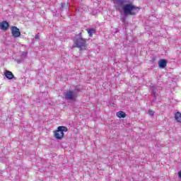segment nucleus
Segmentation results:
<instances>
[{
	"instance_id": "10",
	"label": "nucleus",
	"mask_w": 181,
	"mask_h": 181,
	"mask_svg": "<svg viewBox=\"0 0 181 181\" xmlns=\"http://www.w3.org/2000/svg\"><path fill=\"white\" fill-rule=\"evenodd\" d=\"M175 121H177V122H181V113L179 112L175 113Z\"/></svg>"
},
{
	"instance_id": "17",
	"label": "nucleus",
	"mask_w": 181,
	"mask_h": 181,
	"mask_svg": "<svg viewBox=\"0 0 181 181\" xmlns=\"http://www.w3.org/2000/svg\"><path fill=\"white\" fill-rule=\"evenodd\" d=\"M35 39H39V35H35Z\"/></svg>"
},
{
	"instance_id": "2",
	"label": "nucleus",
	"mask_w": 181,
	"mask_h": 181,
	"mask_svg": "<svg viewBox=\"0 0 181 181\" xmlns=\"http://www.w3.org/2000/svg\"><path fill=\"white\" fill-rule=\"evenodd\" d=\"M86 39L81 37L80 35H76L74 38V45L73 47H78L80 50L86 49Z\"/></svg>"
},
{
	"instance_id": "5",
	"label": "nucleus",
	"mask_w": 181,
	"mask_h": 181,
	"mask_svg": "<svg viewBox=\"0 0 181 181\" xmlns=\"http://www.w3.org/2000/svg\"><path fill=\"white\" fill-rule=\"evenodd\" d=\"M11 33H12V36L13 37H19V36H21V31L19 30V28H18L17 27H12L11 28Z\"/></svg>"
},
{
	"instance_id": "4",
	"label": "nucleus",
	"mask_w": 181,
	"mask_h": 181,
	"mask_svg": "<svg viewBox=\"0 0 181 181\" xmlns=\"http://www.w3.org/2000/svg\"><path fill=\"white\" fill-rule=\"evenodd\" d=\"M65 100L67 101H76L77 98V93L73 90H69L64 93Z\"/></svg>"
},
{
	"instance_id": "3",
	"label": "nucleus",
	"mask_w": 181,
	"mask_h": 181,
	"mask_svg": "<svg viewBox=\"0 0 181 181\" xmlns=\"http://www.w3.org/2000/svg\"><path fill=\"white\" fill-rule=\"evenodd\" d=\"M67 131H69V129L64 126L58 127L57 130L54 132L56 139H63L64 132H67Z\"/></svg>"
},
{
	"instance_id": "9",
	"label": "nucleus",
	"mask_w": 181,
	"mask_h": 181,
	"mask_svg": "<svg viewBox=\"0 0 181 181\" xmlns=\"http://www.w3.org/2000/svg\"><path fill=\"white\" fill-rule=\"evenodd\" d=\"M117 117H118V118H125L127 115L123 111H119L117 112Z\"/></svg>"
},
{
	"instance_id": "13",
	"label": "nucleus",
	"mask_w": 181,
	"mask_h": 181,
	"mask_svg": "<svg viewBox=\"0 0 181 181\" xmlns=\"http://www.w3.org/2000/svg\"><path fill=\"white\" fill-rule=\"evenodd\" d=\"M148 114L152 117V116H153V115L155 114V112H154L153 110H148Z\"/></svg>"
},
{
	"instance_id": "7",
	"label": "nucleus",
	"mask_w": 181,
	"mask_h": 181,
	"mask_svg": "<svg viewBox=\"0 0 181 181\" xmlns=\"http://www.w3.org/2000/svg\"><path fill=\"white\" fill-rule=\"evenodd\" d=\"M166 64H168L166 59H160L158 61V66L160 69H165V67H166Z\"/></svg>"
},
{
	"instance_id": "11",
	"label": "nucleus",
	"mask_w": 181,
	"mask_h": 181,
	"mask_svg": "<svg viewBox=\"0 0 181 181\" xmlns=\"http://www.w3.org/2000/svg\"><path fill=\"white\" fill-rule=\"evenodd\" d=\"M87 31H88V33L90 37H91L93 36V35H94V33H95V29H94V28L88 29Z\"/></svg>"
},
{
	"instance_id": "6",
	"label": "nucleus",
	"mask_w": 181,
	"mask_h": 181,
	"mask_svg": "<svg viewBox=\"0 0 181 181\" xmlns=\"http://www.w3.org/2000/svg\"><path fill=\"white\" fill-rule=\"evenodd\" d=\"M4 76L8 78V80H12V78H15V76L11 71H5Z\"/></svg>"
},
{
	"instance_id": "19",
	"label": "nucleus",
	"mask_w": 181,
	"mask_h": 181,
	"mask_svg": "<svg viewBox=\"0 0 181 181\" xmlns=\"http://www.w3.org/2000/svg\"><path fill=\"white\" fill-rule=\"evenodd\" d=\"M124 20L123 19V20H122V22H124Z\"/></svg>"
},
{
	"instance_id": "15",
	"label": "nucleus",
	"mask_w": 181,
	"mask_h": 181,
	"mask_svg": "<svg viewBox=\"0 0 181 181\" xmlns=\"http://www.w3.org/2000/svg\"><path fill=\"white\" fill-rule=\"evenodd\" d=\"M151 94H153V95H155L156 94V92H155V89H152L151 91Z\"/></svg>"
},
{
	"instance_id": "12",
	"label": "nucleus",
	"mask_w": 181,
	"mask_h": 181,
	"mask_svg": "<svg viewBox=\"0 0 181 181\" xmlns=\"http://www.w3.org/2000/svg\"><path fill=\"white\" fill-rule=\"evenodd\" d=\"M22 57H26L28 56V51H24L21 54Z\"/></svg>"
},
{
	"instance_id": "8",
	"label": "nucleus",
	"mask_w": 181,
	"mask_h": 181,
	"mask_svg": "<svg viewBox=\"0 0 181 181\" xmlns=\"http://www.w3.org/2000/svg\"><path fill=\"white\" fill-rule=\"evenodd\" d=\"M8 26H9V23H8V22L6 21H4L0 23V28L1 29H2V30H7Z\"/></svg>"
},
{
	"instance_id": "16",
	"label": "nucleus",
	"mask_w": 181,
	"mask_h": 181,
	"mask_svg": "<svg viewBox=\"0 0 181 181\" xmlns=\"http://www.w3.org/2000/svg\"><path fill=\"white\" fill-rule=\"evenodd\" d=\"M178 176H179L180 179H181V170L178 173Z\"/></svg>"
},
{
	"instance_id": "18",
	"label": "nucleus",
	"mask_w": 181,
	"mask_h": 181,
	"mask_svg": "<svg viewBox=\"0 0 181 181\" xmlns=\"http://www.w3.org/2000/svg\"><path fill=\"white\" fill-rule=\"evenodd\" d=\"M17 63H21V61L20 60H17Z\"/></svg>"
},
{
	"instance_id": "14",
	"label": "nucleus",
	"mask_w": 181,
	"mask_h": 181,
	"mask_svg": "<svg viewBox=\"0 0 181 181\" xmlns=\"http://www.w3.org/2000/svg\"><path fill=\"white\" fill-rule=\"evenodd\" d=\"M64 5H66L67 8H69V4L64 3L62 4V8H64Z\"/></svg>"
},
{
	"instance_id": "1",
	"label": "nucleus",
	"mask_w": 181,
	"mask_h": 181,
	"mask_svg": "<svg viewBox=\"0 0 181 181\" xmlns=\"http://www.w3.org/2000/svg\"><path fill=\"white\" fill-rule=\"evenodd\" d=\"M113 3L116 11H118L120 13H122L123 11L125 16H128V15L134 16L139 12V7L129 4V0H113Z\"/></svg>"
}]
</instances>
